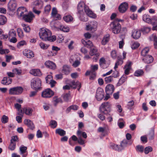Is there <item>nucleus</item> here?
I'll use <instances>...</instances> for the list:
<instances>
[{
  "mask_svg": "<svg viewBox=\"0 0 157 157\" xmlns=\"http://www.w3.org/2000/svg\"><path fill=\"white\" fill-rule=\"evenodd\" d=\"M52 33L48 29H41L40 30L39 35L40 39L44 41H48L50 42H53L56 39L55 36H52Z\"/></svg>",
  "mask_w": 157,
  "mask_h": 157,
  "instance_id": "f257e3e1",
  "label": "nucleus"
},
{
  "mask_svg": "<svg viewBox=\"0 0 157 157\" xmlns=\"http://www.w3.org/2000/svg\"><path fill=\"white\" fill-rule=\"evenodd\" d=\"M123 20L116 18L110 24V28L112 32L115 34L119 33L121 29V26L119 22L123 21Z\"/></svg>",
  "mask_w": 157,
  "mask_h": 157,
  "instance_id": "f03ea898",
  "label": "nucleus"
},
{
  "mask_svg": "<svg viewBox=\"0 0 157 157\" xmlns=\"http://www.w3.org/2000/svg\"><path fill=\"white\" fill-rule=\"evenodd\" d=\"M111 105L108 102L102 103L100 107V112L104 114H108L111 111Z\"/></svg>",
  "mask_w": 157,
  "mask_h": 157,
  "instance_id": "7ed1b4c3",
  "label": "nucleus"
},
{
  "mask_svg": "<svg viewBox=\"0 0 157 157\" xmlns=\"http://www.w3.org/2000/svg\"><path fill=\"white\" fill-rule=\"evenodd\" d=\"M23 88L21 86H17L11 88L9 90L10 94L18 95L21 94L23 91Z\"/></svg>",
  "mask_w": 157,
  "mask_h": 157,
  "instance_id": "20e7f679",
  "label": "nucleus"
},
{
  "mask_svg": "<svg viewBox=\"0 0 157 157\" xmlns=\"http://www.w3.org/2000/svg\"><path fill=\"white\" fill-rule=\"evenodd\" d=\"M41 82L40 79L38 78H35L31 81L32 88L35 90L39 89L41 86Z\"/></svg>",
  "mask_w": 157,
  "mask_h": 157,
  "instance_id": "39448f33",
  "label": "nucleus"
},
{
  "mask_svg": "<svg viewBox=\"0 0 157 157\" xmlns=\"http://www.w3.org/2000/svg\"><path fill=\"white\" fill-rule=\"evenodd\" d=\"M97 27V23L95 21H93L88 23L86 25V29L87 30L93 32L96 30Z\"/></svg>",
  "mask_w": 157,
  "mask_h": 157,
  "instance_id": "423d86ee",
  "label": "nucleus"
},
{
  "mask_svg": "<svg viewBox=\"0 0 157 157\" xmlns=\"http://www.w3.org/2000/svg\"><path fill=\"white\" fill-rule=\"evenodd\" d=\"M104 95L105 93L103 89L99 87L96 90L95 98L97 101H101L104 98Z\"/></svg>",
  "mask_w": 157,
  "mask_h": 157,
  "instance_id": "0eeeda50",
  "label": "nucleus"
},
{
  "mask_svg": "<svg viewBox=\"0 0 157 157\" xmlns=\"http://www.w3.org/2000/svg\"><path fill=\"white\" fill-rule=\"evenodd\" d=\"M54 92L51 89L48 88L42 92V96L44 98H50L54 95Z\"/></svg>",
  "mask_w": 157,
  "mask_h": 157,
  "instance_id": "6e6552de",
  "label": "nucleus"
},
{
  "mask_svg": "<svg viewBox=\"0 0 157 157\" xmlns=\"http://www.w3.org/2000/svg\"><path fill=\"white\" fill-rule=\"evenodd\" d=\"M128 8V3L126 2H124L120 5L118 7V10L120 13H124L126 11Z\"/></svg>",
  "mask_w": 157,
  "mask_h": 157,
  "instance_id": "1a4fd4ad",
  "label": "nucleus"
},
{
  "mask_svg": "<svg viewBox=\"0 0 157 157\" xmlns=\"http://www.w3.org/2000/svg\"><path fill=\"white\" fill-rule=\"evenodd\" d=\"M86 7H88L85 5L83 2H80L78 6V13H84V10L85 12V9Z\"/></svg>",
  "mask_w": 157,
  "mask_h": 157,
  "instance_id": "9d476101",
  "label": "nucleus"
},
{
  "mask_svg": "<svg viewBox=\"0 0 157 157\" xmlns=\"http://www.w3.org/2000/svg\"><path fill=\"white\" fill-rule=\"evenodd\" d=\"M141 32L139 30L133 29L132 31V36L134 39H137L140 37Z\"/></svg>",
  "mask_w": 157,
  "mask_h": 157,
  "instance_id": "9b49d317",
  "label": "nucleus"
},
{
  "mask_svg": "<svg viewBox=\"0 0 157 157\" xmlns=\"http://www.w3.org/2000/svg\"><path fill=\"white\" fill-rule=\"evenodd\" d=\"M26 11V8L24 7H19L17 10V14L19 17H23L25 15H23L24 13Z\"/></svg>",
  "mask_w": 157,
  "mask_h": 157,
  "instance_id": "f8f14e48",
  "label": "nucleus"
},
{
  "mask_svg": "<svg viewBox=\"0 0 157 157\" xmlns=\"http://www.w3.org/2000/svg\"><path fill=\"white\" fill-rule=\"evenodd\" d=\"M75 55H72L70 57V62L71 63H73L72 66L74 67H77L80 64V62L78 60L74 61V58L75 57Z\"/></svg>",
  "mask_w": 157,
  "mask_h": 157,
  "instance_id": "ddd939ff",
  "label": "nucleus"
},
{
  "mask_svg": "<svg viewBox=\"0 0 157 157\" xmlns=\"http://www.w3.org/2000/svg\"><path fill=\"white\" fill-rule=\"evenodd\" d=\"M114 90V87L112 84H109L105 87V92L108 94H112Z\"/></svg>",
  "mask_w": 157,
  "mask_h": 157,
  "instance_id": "4468645a",
  "label": "nucleus"
},
{
  "mask_svg": "<svg viewBox=\"0 0 157 157\" xmlns=\"http://www.w3.org/2000/svg\"><path fill=\"white\" fill-rule=\"evenodd\" d=\"M16 3L15 1L10 0L8 4V8L10 11H13L15 9Z\"/></svg>",
  "mask_w": 157,
  "mask_h": 157,
  "instance_id": "2eb2a0df",
  "label": "nucleus"
},
{
  "mask_svg": "<svg viewBox=\"0 0 157 157\" xmlns=\"http://www.w3.org/2000/svg\"><path fill=\"white\" fill-rule=\"evenodd\" d=\"M34 17L33 14L32 12L29 13L28 14L25 15L23 16V19L26 22H30Z\"/></svg>",
  "mask_w": 157,
  "mask_h": 157,
  "instance_id": "dca6fc26",
  "label": "nucleus"
},
{
  "mask_svg": "<svg viewBox=\"0 0 157 157\" xmlns=\"http://www.w3.org/2000/svg\"><path fill=\"white\" fill-rule=\"evenodd\" d=\"M99 65L103 69L106 68L109 66V64L106 63L105 59L103 57L100 59Z\"/></svg>",
  "mask_w": 157,
  "mask_h": 157,
  "instance_id": "f3484780",
  "label": "nucleus"
},
{
  "mask_svg": "<svg viewBox=\"0 0 157 157\" xmlns=\"http://www.w3.org/2000/svg\"><path fill=\"white\" fill-rule=\"evenodd\" d=\"M132 64V62L128 61L127 62L126 64L124 66V68L125 69L124 73L126 75H128L129 74V71L131 69Z\"/></svg>",
  "mask_w": 157,
  "mask_h": 157,
  "instance_id": "a211bd4d",
  "label": "nucleus"
},
{
  "mask_svg": "<svg viewBox=\"0 0 157 157\" xmlns=\"http://www.w3.org/2000/svg\"><path fill=\"white\" fill-rule=\"evenodd\" d=\"M85 12L86 14L91 18H95L97 17L96 14L91 10L88 7H86Z\"/></svg>",
  "mask_w": 157,
  "mask_h": 157,
  "instance_id": "6ab92c4d",
  "label": "nucleus"
},
{
  "mask_svg": "<svg viewBox=\"0 0 157 157\" xmlns=\"http://www.w3.org/2000/svg\"><path fill=\"white\" fill-rule=\"evenodd\" d=\"M45 66L49 69L54 70L56 68V65L53 62L50 61H47L45 63Z\"/></svg>",
  "mask_w": 157,
  "mask_h": 157,
  "instance_id": "aec40b11",
  "label": "nucleus"
},
{
  "mask_svg": "<svg viewBox=\"0 0 157 157\" xmlns=\"http://www.w3.org/2000/svg\"><path fill=\"white\" fill-rule=\"evenodd\" d=\"M153 26L152 30H157V17L154 16L152 17V20L150 23Z\"/></svg>",
  "mask_w": 157,
  "mask_h": 157,
  "instance_id": "412c9836",
  "label": "nucleus"
},
{
  "mask_svg": "<svg viewBox=\"0 0 157 157\" xmlns=\"http://www.w3.org/2000/svg\"><path fill=\"white\" fill-rule=\"evenodd\" d=\"M81 41L82 44L85 47L87 48H90L94 46L92 42L90 40H87V39L86 40H82Z\"/></svg>",
  "mask_w": 157,
  "mask_h": 157,
  "instance_id": "4be33fe9",
  "label": "nucleus"
},
{
  "mask_svg": "<svg viewBox=\"0 0 157 157\" xmlns=\"http://www.w3.org/2000/svg\"><path fill=\"white\" fill-rule=\"evenodd\" d=\"M151 41H154V45L155 49H157V37L155 34H153L149 37Z\"/></svg>",
  "mask_w": 157,
  "mask_h": 157,
  "instance_id": "5701e85b",
  "label": "nucleus"
},
{
  "mask_svg": "<svg viewBox=\"0 0 157 157\" xmlns=\"http://www.w3.org/2000/svg\"><path fill=\"white\" fill-rule=\"evenodd\" d=\"M24 124L31 129L34 128V125L33 122L29 119H25L24 121Z\"/></svg>",
  "mask_w": 157,
  "mask_h": 157,
  "instance_id": "b1692460",
  "label": "nucleus"
},
{
  "mask_svg": "<svg viewBox=\"0 0 157 157\" xmlns=\"http://www.w3.org/2000/svg\"><path fill=\"white\" fill-rule=\"evenodd\" d=\"M63 101L60 98H58L57 96H54L52 99V102L53 105L56 106L59 103H63Z\"/></svg>",
  "mask_w": 157,
  "mask_h": 157,
  "instance_id": "393cba45",
  "label": "nucleus"
},
{
  "mask_svg": "<svg viewBox=\"0 0 157 157\" xmlns=\"http://www.w3.org/2000/svg\"><path fill=\"white\" fill-rule=\"evenodd\" d=\"M143 60L146 63H150L153 61V58L151 56L148 55L145 56Z\"/></svg>",
  "mask_w": 157,
  "mask_h": 157,
  "instance_id": "a878e982",
  "label": "nucleus"
},
{
  "mask_svg": "<svg viewBox=\"0 0 157 157\" xmlns=\"http://www.w3.org/2000/svg\"><path fill=\"white\" fill-rule=\"evenodd\" d=\"M97 51L98 50L97 48L95 46H93L90 48V54L91 56L96 55V56H98L99 54V53H97Z\"/></svg>",
  "mask_w": 157,
  "mask_h": 157,
  "instance_id": "bb28decb",
  "label": "nucleus"
},
{
  "mask_svg": "<svg viewBox=\"0 0 157 157\" xmlns=\"http://www.w3.org/2000/svg\"><path fill=\"white\" fill-rule=\"evenodd\" d=\"M12 80V79L8 77H5L2 80V83L4 85H8L11 83Z\"/></svg>",
  "mask_w": 157,
  "mask_h": 157,
  "instance_id": "cd10ccee",
  "label": "nucleus"
},
{
  "mask_svg": "<svg viewBox=\"0 0 157 157\" xmlns=\"http://www.w3.org/2000/svg\"><path fill=\"white\" fill-rule=\"evenodd\" d=\"M132 143L129 142L126 140H124L121 143V150L126 147L128 145H130L132 144Z\"/></svg>",
  "mask_w": 157,
  "mask_h": 157,
  "instance_id": "c85d7f7f",
  "label": "nucleus"
},
{
  "mask_svg": "<svg viewBox=\"0 0 157 157\" xmlns=\"http://www.w3.org/2000/svg\"><path fill=\"white\" fill-rule=\"evenodd\" d=\"M78 16L79 17L80 20L83 21H87L88 20L87 16L85 15L84 13H78Z\"/></svg>",
  "mask_w": 157,
  "mask_h": 157,
  "instance_id": "c756f323",
  "label": "nucleus"
},
{
  "mask_svg": "<svg viewBox=\"0 0 157 157\" xmlns=\"http://www.w3.org/2000/svg\"><path fill=\"white\" fill-rule=\"evenodd\" d=\"M30 73L34 76H40L41 75V73L39 69H33L31 70Z\"/></svg>",
  "mask_w": 157,
  "mask_h": 157,
  "instance_id": "7c9ffc66",
  "label": "nucleus"
},
{
  "mask_svg": "<svg viewBox=\"0 0 157 157\" xmlns=\"http://www.w3.org/2000/svg\"><path fill=\"white\" fill-rule=\"evenodd\" d=\"M110 39V35L109 34H107L103 37L101 41V44L103 45H105L108 43Z\"/></svg>",
  "mask_w": 157,
  "mask_h": 157,
  "instance_id": "2f4dec72",
  "label": "nucleus"
},
{
  "mask_svg": "<svg viewBox=\"0 0 157 157\" xmlns=\"http://www.w3.org/2000/svg\"><path fill=\"white\" fill-rule=\"evenodd\" d=\"M123 63V61L122 58L119 56H117V61L115 63V66L114 67V69L115 70H116V69L117 68L118 66L119 65H121Z\"/></svg>",
  "mask_w": 157,
  "mask_h": 157,
  "instance_id": "473e14b6",
  "label": "nucleus"
},
{
  "mask_svg": "<svg viewBox=\"0 0 157 157\" xmlns=\"http://www.w3.org/2000/svg\"><path fill=\"white\" fill-rule=\"evenodd\" d=\"M143 19L146 22L150 24L152 21V18H150V16L148 15L144 14L143 16Z\"/></svg>",
  "mask_w": 157,
  "mask_h": 157,
  "instance_id": "72a5a7b5",
  "label": "nucleus"
},
{
  "mask_svg": "<svg viewBox=\"0 0 157 157\" xmlns=\"http://www.w3.org/2000/svg\"><path fill=\"white\" fill-rule=\"evenodd\" d=\"M34 5L36 7H38V9H41L43 6V3L41 0H37L34 1L33 2Z\"/></svg>",
  "mask_w": 157,
  "mask_h": 157,
  "instance_id": "f704fd0d",
  "label": "nucleus"
},
{
  "mask_svg": "<svg viewBox=\"0 0 157 157\" xmlns=\"http://www.w3.org/2000/svg\"><path fill=\"white\" fill-rule=\"evenodd\" d=\"M127 77L126 75H123L122 77L119 79V82L117 84V86H119L123 84L125 81L126 79L127 78Z\"/></svg>",
  "mask_w": 157,
  "mask_h": 157,
  "instance_id": "c9c22d12",
  "label": "nucleus"
},
{
  "mask_svg": "<svg viewBox=\"0 0 157 157\" xmlns=\"http://www.w3.org/2000/svg\"><path fill=\"white\" fill-rule=\"evenodd\" d=\"M27 149V147L23 145L21 146L19 148L20 154L22 155L23 157H25L27 155H24V154L26 152Z\"/></svg>",
  "mask_w": 157,
  "mask_h": 157,
  "instance_id": "e433bc0d",
  "label": "nucleus"
},
{
  "mask_svg": "<svg viewBox=\"0 0 157 157\" xmlns=\"http://www.w3.org/2000/svg\"><path fill=\"white\" fill-rule=\"evenodd\" d=\"M77 134L78 137H81L82 136L85 139H86L87 137V134L85 132H82L79 130L77 131Z\"/></svg>",
  "mask_w": 157,
  "mask_h": 157,
  "instance_id": "4c0bfd02",
  "label": "nucleus"
},
{
  "mask_svg": "<svg viewBox=\"0 0 157 157\" xmlns=\"http://www.w3.org/2000/svg\"><path fill=\"white\" fill-rule=\"evenodd\" d=\"M56 133L61 136H64L66 134V132L63 129L60 128H57L56 130Z\"/></svg>",
  "mask_w": 157,
  "mask_h": 157,
  "instance_id": "58836bf2",
  "label": "nucleus"
},
{
  "mask_svg": "<svg viewBox=\"0 0 157 157\" xmlns=\"http://www.w3.org/2000/svg\"><path fill=\"white\" fill-rule=\"evenodd\" d=\"M62 71L63 73L65 74L68 75L70 72V67L67 65H64Z\"/></svg>",
  "mask_w": 157,
  "mask_h": 157,
  "instance_id": "ea45409f",
  "label": "nucleus"
},
{
  "mask_svg": "<svg viewBox=\"0 0 157 157\" xmlns=\"http://www.w3.org/2000/svg\"><path fill=\"white\" fill-rule=\"evenodd\" d=\"M59 29L60 30L64 32H67L70 30V29L69 27L63 25H61L59 27Z\"/></svg>",
  "mask_w": 157,
  "mask_h": 157,
  "instance_id": "a19ab883",
  "label": "nucleus"
},
{
  "mask_svg": "<svg viewBox=\"0 0 157 157\" xmlns=\"http://www.w3.org/2000/svg\"><path fill=\"white\" fill-rule=\"evenodd\" d=\"M136 150L137 152L142 153L144 152V148L141 145H138L136 146Z\"/></svg>",
  "mask_w": 157,
  "mask_h": 157,
  "instance_id": "79ce46f5",
  "label": "nucleus"
},
{
  "mask_svg": "<svg viewBox=\"0 0 157 157\" xmlns=\"http://www.w3.org/2000/svg\"><path fill=\"white\" fill-rule=\"evenodd\" d=\"M151 28L149 27L144 26L141 29V31L144 33H147L151 31Z\"/></svg>",
  "mask_w": 157,
  "mask_h": 157,
  "instance_id": "37998d69",
  "label": "nucleus"
},
{
  "mask_svg": "<svg viewBox=\"0 0 157 157\" xmlns=\"http://www.w3.org/2000/svg\"><path fill=\"white\" fill-rule=\"evenodd\" d=\"M117 51L115 50H112L110 52L111 57L113 59H115L117 58Z\"/></svg>",
  "mask_w": 157,
  "mask_h": 157,
  "instance_id": "c03bdc74",
  "label": "nucleus"
},
{
  "mask_svg": "<svg viewBox=\"0 0 157 157\" xmlns=\"http://www.w3.org/2000/svg\"><path fill=\"white\" fill-rule=\"evenodd\" d=\"M6 17L3 15H0V25H3L6 22Z\"/></svg>",
  "mask_w": 157,
  "mask_h": 157,
  "instance_id": "a18cd8bd",
  "label": "nucleus"
},
{
  "mask_svg": "<svg viewBox=\"0 0 157 157\" xmlns=\"http://www.w3.org/2000/svg\"><path fill=\"white\" fill-rule=\"evenodd\" d=\"M24 111L26 115H30L32 114L33 110L29 108H26L24 109Z\"/></svg>",
  "mask_w": 157,
  "mask_h": 157,
  "instance_id": "49530a36",
  "label": "nucleus"
},
{
  "mask_svg": "<svg viewBox=\"0 0 157 157\" xmlns=\"http://www.w3.org/2000/svg\"><path fill=\"white\" fill-rule=\"evenodd\" d=\"M70 94L69 93L65 94L63 95V99L66 102H68L70 99Z\"/></svg>",
  "mask_w": 157,
  "mask_h": 157,
  "instance_id": "de8ad7c7",
  "label": "nucleus"
},
{
  "mask_svg": "<svg viewBox=\"0 0 157 157\" xmlns=\"http://www.w3.org/2000/svg\"><path fill=\"white\" fill-rule=\"evenodd\" d=\"M149 49L148 47H146L144 48L142 51L141 52V55L142 56H145L146 55L149 51Z\"/></svg>",
  "mask_w": 157,
  "mask_h": 157,
  "instance_id": "09e8293b",
  "label": "nucleus"
},
{
  "mask_svg": "<svg viewBox=\"0 0 157 157\" xmlns=\"http://www.w3.org/2000/svg\"><path fill=\"white\" fill-rule=\"evenodd\" d=\"M110 147L111 149L118 151H120L121 150V148H119L118 145L115 144H112L110 145Z\"/></svg>",
  "mask_w": 157,
  "mask_h": 157,
  "instance_id": "8fccbe9b",
  "label": "nucleus"
},
{
  "mask_svg": "<svg viewBox=\"0 0 157 157\" xmlns=\"http://www.w3.org/2000/svg\"><path fill=\"white\" fill-rule=\"evenodd\" d=\"M143 71L142 70H139L135 72L134 75L136 76H140L143 75Z\"/></svg>",
  "mask_w": 157,
  "mask_h": 157,
  "instance_id": "3c124183",
  "label": "nucleus"
},
{
  "mask_svg": "<svg viewBox=\"0 0 157 157\" xmlns=\"http://www.w3.org/2000/svg\"><path fill=\"white\" fill-rule=\"evenodd\" d=\"M63 19L67 22L71 21L73 20L72 17L70 15L65 16L63 17Z\"/></svg>",
  "mask_w": 157,
  "mask_h": 157,
  "instance_id": "603ef678",
  "label": "nucleus"
},
{
  "mask_svg": "<svg viewBox=\"0 0 157 157\" xmlns=\"http://www.w3.org/2000/svg\"><path fill=\"white\" fill-rule=\"evenodd\" d=\"M49 125L52 128H55L57 126V122L55 120H52L49 122Z\"/></svg>",
  "mask_w": 157,
  "mask_h": 157,
  "instance_id": "864d4df0",
  "label": "nucleus"
},
{
  "mask_svg": "<svg viewBox=\"0 0 157 157\" xmlns=\"http://www.w3.org/2000/svg\"><path fill=\"white\" fill-rule=\"evenodd\" d=\"M22 25L23 27V29L25 32L29 33L30 32L31 29L29 26L25 24H22Z\"/></svg>",
  "mask_w": 157,
  "mask_h": 157,
  "instance_id": "5fc2aeb1",
  "label": "nucleus"
},
{
  "mask_svg": "<svg viewBox=\"0 0 157 157\" xmlns=\"http://www.w3.org/2000/svg\"><path fill=\"white\" fill-rule=\"evenodd\" d=\"M16 32L13 29L11 30L9 33V39L11 37H14L16 36Z\"/></svg>",
  "mask_w": 157,
  "mask_h": 157,
  "instance_id": "6e6d98bb",
  "label": "nucleus"
},
{
  "mask_svg": "<svg viewBox=\"0 0 157 157\" xmlns=\"http://www.w3.org/2000/svg\"><path fill=\"white\" fill-rule=\"evenodd\" d=\"M79 82H75L74 81H72L70 84V86L71 87L73 88L74 89L76 88L78 86V83H80Z\"/></svg>",
  "mask_w": 157,
  "mask_h": 157,
  "instance_id": "4d7b16f0",
  "label": "nucleus"
},
{
  "mask_svg": "<svg viewBox=\"0 0 157 157\" xmlns=\"http://www.w3.org/2000/svg\"><path fill=\"white\" fill-rule=\"evenodd\" d=\"M153 149L151 146H148L145 147L144 150V153L146 154H148L149 152L152 151Z\"/></svg>",
  "mask_w": 157,
  "mask_h": 157,
  "instance_id": "13d9d810",
  "label": "nucleus"
},
{
  "mask_svg": "<svg viewBox=\"0 0 157 157\" xmlns=\"http://www.w3.org/2000/svg\"><path fill=\"white\" fill-rule=\"evenodd\" d=\"M113 79V77L111 76H110L105 78V81L106 83H110L112 82Z\"/></svg>",
  "mask_w": 157,
  "mask_h": 157,
  "instance_id": "bf43d9fd",
  "label": "nucleus"
},
{
  "mask_svg": "<svg viewBox=\"0 0 157 157\" xmlns=\"http://www.w3.org/2000/svg\"><path fill=\"white\" fill-rule=\"evenodd\" d=\"M12 71L14 73V74H16L18 75H20L22 72V71L21 69L17 68L13 69Z\"/></svg>",
  "mask_w": 157,
  "mask_h": 157,
  "instance_id": "052dcab7",
  "label": "nucleus"
},
{
  "mask_svg": "<svg viewBox=\"0 0 157 157\" xmlns=\"http://www.w3.org/2000/svg\"><path fill=\"white\" fill-rule=\"evenodd\" d=\"M16 143L10 142V144L9 147V149L11 151L14 150L16 147Z\"/></svg>",
  "mask_w": 157,
  "mask_h": 157,
  "instance_id": "680f3d73",
  "label": "nucleus"
},
{
  "mask_svg": "<svg viewBox=\"0 0 157 157\" xmlns=\"http://www.w3.org/2000/svg\"><path fill=\"white\" fill-rule=\"evenodd\" d=\"M8 118L7 116L5 115H4L2 116L1 118V121L2 123H6L8 122Z\"/></svg>",
  "mask_w": 157,
  "mask_h": 157,
  "instance_id": "e2e57ef3",
  "label": "nucleus"
},
{
  "mask_svg": "<svg viewBox=\"0 0 157 157\" xmlns=\"http://www.w3.org/2000/svg\"><path fill=\"white\" fill-rule=\"evenodd\" d=\"M28 58H31L34 56V54L32 51H29V53L25 54Z\"/></svg>",
  "mask_w": 157,
  "mask_h": 157,
  "instance_id": "0e129e2a",
  "label": "nucleus"
},
{
  "mask_svg": "<svg viewBox=\"0 0 157 157\" xmlns=\"http://www.w3.org/2000/svg\"><path fill=\"white\" fill-rule=\"evenodd\" d=\"M140 46L139 44L137 42L133 43L132 45L131 48L133 49H135L138 48Z\"/></svg>",
  "mask_w": 157,
  "mask_h": 157,
  "instance_id": "69168bd1",
  "label": "nucleus"
},
{
  "mask_svg": "<svg viewBox=\"0 0 157 157\" xmlns=\"http://www.w3.org/2000/svg\"><path fill=\"white\" fill-rule=\"evenodd\" d=\"M7 35H4L3 34V32L2 30L0 29V39H6L8 37Z\"/></svg>",
  "mask_w": 157,
  "mask_h": 157,
  "instance_id": "338daca9",
  "label": "nucleus"
},
{
  "mask_svg": "<svg viewBox=\"0 0 157 157\" xmlns=\"http://www.w3.org/2000/svg\"><path fill=\"white\" fill-rule=\"evenodd\" d=\"M17 32L19 37L22 38L23 36V32L21 29H17Z\"/></svg>",
  "mask_w": 157,
  "mask_h": 157,
  "instance_id": "774afa93",
  "label": "nucleus"
}]
</instances>
